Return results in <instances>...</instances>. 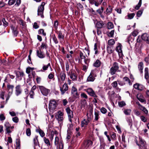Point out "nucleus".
<instances>
[{"label":"nucleus","instance_id":"1","mask_svg":"<svg viewBox=\"0 0 149 149\" xmlns=\"http://www.w3.org/2000/svg\"><path fill=\"white\" fill-rule=\"evenodd\" d=\"M119 68L118 63L116 62H114L110 70V73L111 75L115 74Z\"/></svg>","mask_w":149,"mask_h":149},{"label":"nucleus","instance_id":"2","mask_svg":"<svg viewBox=\"0 0 149 149\" xmlns=\"http://www.w3.org/2000/svg\"><path fill=\"white\" fill-rule=\"evenodd\" d=\"M45 4V2H43L38 7V15H40L42 18L44 17L43 12L44 9V6Z\"/></svg>","mask_w":149,"mask_h":149},{"label":"nucleus","instance_id":"3","mask_svg":"<svg viewBox=\"0 0 149 149\" xmlns=\"http://www.w3.org/2000/svg\"><path fill=\"white\" fill-rule=\"evenodd\" d=\"M38 87L41 93L44 95L47 96L50 91V90L45 88L43 86H39Z\"/></svg>","mask_w":149,"mask_h":149},{"label":"nucleus","instance_id":"4","mask_svg":"<svg viewBox=\"0 0 149 149\" xmlns=\"http://www.w3.org/2000/svg\"><path fill=\"white\" fill-rule=\"evenodd\" d=\"M68 74L70 76V78L73 81L76 80L77 78V76L76 72L73 71L72 70L68 73Z\"/></svg>","mask_w":149,"mask_h":149},{"label":"nucleus","instance_id":"5","mask_svg":"<svg viewBox=\"0 0 149 149\" xmlns=\"http://www.w3.org/2000/svg\"><path fill=\"white\" fill-rule=\"evenodd\" d=\"M56 107V104L54 100H50L49 106V108L50 110L55 109Z\"/></svg>","mask_w":149,"mask_h":149},{"label":"nucleus","instance_id":"6","mask_svg":"<svg viewBox=\"0 0 149 149\" xmlns=\"http://www.w3.org/2000/svg\"><path fill=\"white\" fill-rule=\"evenodd\" d=\"M93 144V142L90 140H88L87 141H85L83 145L82 146L81 148L82 149H84V148L87 149L90 145H92Z\"/></svg>","mask_w":149,"mask_h":149},{"label":"nucleus","instance_id":"7","mask_svg":"<svg viewBox=\"0 0 149 149\" xmlns=\"http://www.w3.org/2000/svg\"><path fill=\"white\" fill-rule=\"evenodd\" d=\"M68 84L65 83L62 86V87H60V89L61 91V94L63 95L65 93V92L68 90Z\"/></svg>","mask_w":149,"mask_h":149},{"label":"nucleus","instance_id":"8","mask_svg":"<svg viewBox=\"0 0 149 149\" xmlns=\"http://www.w3.org/2000/svg\"><path fill=\"white\" fill-rule=\"evenodd\" d=\"M95 75L92 72H91L89 76L88 77L87 81H93L95 79Z\"/></svg>","mask_w":149,"mask_h":149},{"label":"nucleus","instance_id":"9","mask_svg":"<svg viewBox=\"0 0 149 149\" xmlns=\"http://www.w3.org/2000/svg\"><path fill=\"white\" fill-rule=\"evenodd\" d=\"M15 94L17 96H18L22 93V91L20 85L17 86L15 88Z\"/></svg>","mask_w":149,"mask_h":149},{"label":"nucleus","instance_id":"10","mask_svg":"<svg viewBox=\"0 0 149 149\" xmlns=\"http://www.w3.org/2000/svg\"><path fill=\"white\" fill-rule=\"evenodd\" d=\"M122 47V45L119 44L116 47V50L118 52L119 56L121 55V56L123 55Z\"/></svg>","mask_w":149,"mask_h":149},{"label":"nucleus","instance_id":"11","mask_svg":"<svg viewBox=\"0 0 149 149\" xmlns=\"http://www.w3.org/2000/svg\"><path fill=\"white\" fill-rule=\"evenodd\" d=\"M96 26L98 29H100L102 27H105L106 25L103 23L102 21L98 22L96 23Z\"/></svg>","mask_w":149,"mask_h":149},{"label":"nucleus","instance_id":"12","mask_svg":"<svg viewBox=\"0 0 149 149\" xmlns=\"http://www.w3.org/2000/svg\"><path fill=\"white\" fill-rule=\"evenodd\" d=\"M87 92L91 96L94 97H97L94 92L91 88H89L87 89Z\"/></svg>","mask_w":149,"mask_h":149},{"label":"nucleus","instance_id":"13","mask_svg":"<svg viewBox=\"0 0 149 149\" xmlns=\"http://www.w3.org/2000/svg\"><path fill=\"white\" fill-rule=\"evenodd\" d=\"M145 78L147 80V83L149 84V80L148 79L149 78V73L148 69V68H146L145 69Z\"/></svg>","mask_w":149,"mask_h":149},{"label":"nucleus","instance_id":"14","mask_svg":"<svg viewBox=\"0 0 149 149\" xmlns=\"http://www.w3.org/2000/svg\"><path fill=\"white\" fill-rule=\"evenodd\" d=\"M36 53L37 56L40 58H43L45 56V54L42 52L41 50L40 52L38 50H37Z\"/></svg>","mask_w":149,"mask_h":149},{"label":"nucleus","instance_id":"15","mask_svg":"<svg viewBox=\"0 0 149 149\" xmlns=\"http://www.w3.org/2000/svg\"><path fill=\"white\" fill-rule=\"evenodd\" d=\"M66 112L68 114V117H73V112L72 111L70 108H67L66 109Z\"/></svg>","mask_w":149,"mask_h":149},{"label":"nucleus","instance_id":"16","mask_svg":"<svg viewBox=\"0 0 149 149\" xmlns=\"http://www.w3.org/2000/svg\"><path fill=\"white\" fill-rule=\"evenodd\" d=\"M143 64L142 62H140L138 64V68L141 74L143 72Z\"/></svg>","mask_w":149,"mask_h":149},{"label":"nucleus","instance_id":"17","mask_svg":"<svg viewBox=\"0 0 149 149\" xmlns=\"http://www.w3.org/2000/svg\"><path fill=\"white\" fill-rule=\"evenodd\" d=\"M5 127L6 128L7 133H10L11 132V131L9 129L10 128V125L8 123H5Z\"/></svg>","mask_w":149,"mask_h":149},{"label":"nucleus","instance_id":"18","mask_svg":"<svg viewBox=\"0 0 149 149\" xmlns=\"http://www.w3.org/2000/svg\"><path fill=\"white\" fill-rule=\"evenodd\" d=\"M60 77L62 81H64L66 77V74L65 72L62 71L61 72L60 74Z\"/></svg>","mask_w":149,"mask_h":149},{"label":"nucleus","instance_id":"19","mask_svg":"<svg viewBox=\"0 0 149 149\" xmlns=\"http://www.w3.org/2000/svg\"><path fill=\"white\" fill-rule=\"evenodd\" d=\"M11 28L12 29L13 32V33L14 36H16L18 33L17 31V28L12 26L11 27Z\"/></svg>","mask_w":149,"mask_h":149},{"label":"nucleus","instance_id":"20","mask_svg":"<svg viewBox=\"0 0 149 149\" xmlns=\"http://www.w3.org/2000/svg\"><path fill=\"white\" fill-rule=\"evenodd\" d=\"M149 36V35L147 33H144L142 35L141 38L143 40L146 41L148 38Z\"/></svg>","mask_w":149,"mask_h":149},{"label":"nucleus","instance_id":"21","mask_svg":"<svg viewBox=\"0 0 149 149\" xmlns=\"http://www.w3.org/2000/svg\"><path fill=\"white\" fill-rule=\"evenodd\" d=\"M38 136H36L33 138V142L35 146H36L39 144V142L38 139Z\"/></svg>","mask_w":149,"mask_h":149},{"label":"nucleus","instance_id":"22","mask_svg":"<svg viewBox=\"0 0 149 149\" xmlns=\"http://www.w3.org/2000/svg\"><path fill=\"white\" fill-rule=\"evenodd\" d=\"M100 63L101 62L98 59H97L93 64V65L95 67H98L100 66Z\"/></svg>","mask_w":149,"mask_h":149},{"label":"nucleus","instance_id":"23","mask_svg":"<svg viewBox=\"0 0 149 149\" xmlns=\"http://www.w3.org/2000/svg\"><path fill=\"white\" fill-rule=\"evenodd\" d=\"M112 8L110 6H109L107 8L106 11V14L108 15L110 14L112 12Z\"/></svg>","mask_w":149,"mask_h":149},{"label":"nucleus","instance_id":"24","mask_svg":"<svg viewBox=\"0 0 149 149\" xmlns=\"http://www.w3.org/2000/svg\"><path fill=\"white\" fill-rule=\"evenodd\" d=\"M139 142L140 144V146H145V143H146L145 141L143 140L141 138L139 137Z\"/></svg>","mask_w":149,"mask_h":149},{"label":"nucleus","instance_id":"25","mask_svg":"<svg viewBox=\"0 0 149 149\" xmlns=\"http://www.w3.org/2000/svg\"><path fill=\"white\" fill-rule=\"evenodd\" d=\"M140 86H141L139 85L137 83L134 84L133 86L136 89H138L140 91H142L143 90V88H142V89H140Z\"/></svg>","mask_w":149,"mask_h":149},{"label":"nucleus","instance_id":"26","mask_svg":"<svg viewBox=\"0 0 149 149\" xmlns=\"http://www.w3.org/2000/svg\"><path fill=\"white\" fill-rule=\"evenodd\" d=\"M140 109L142 111L146 114H148V111L146 108L143 106H141Z\"/></svg>","mask_w":149,"mask_h":149},{"label":"nucleus","instance_id":"27","mask_svg":"<svg viewBox=\"0 0 149 149\" xmlns=\"http://www.w3.org/2000/svg\"><path fill=\"white\" fill-rule=\"evenodd\" d=\"M89 122V120H86V119H84V120L81 122V126L84 127V125H87Z\"/></svg>","mask_w":149,"mask_h":149},{"label":"nucleus","instance_id":"28","mask_svg":"<svg viewBox=\"0 0 149 149\" xmlns=\"http://www.w3.org/2000/svg\"><path fill=\"white\" fill-rule=\"evenodd\" d=\"M7 88L8 91L10 90L11 92L12 93L14 88L13 85L10 84L8 85H7Z\"/></svg>","mask_w":149,"mask_h":149},{"label":"nucleus","instance_id":"29","mask_svg":"<svg viewBox=\"0 0 149 149\" xmlns=\"http://www.w3.org/2000/svg\"><path fill=\"white\" fill-rule=\"evenodd\" d=\"M99 111H96L95 112V120L97 121L98 120V118L99 117Z\"/></svg>","mask_w":149,"mask_h":149},{"label":"nucleus","instance_id":"30","mask_svg":"<svg viewBox=\"0 0 149 149\" xmlns=\"http://www.w3.org/2000/svg\"><path fill=\"white\" fill-rule=\"evenodd\" d=\"M107 25V27L108 29H111L114 27L113 24L111 22H108Z\"/></svg>","mask_w":149,"mask_h":149},{"label":"nucleus","instance_id":"31","mask_svg":"<svg viewBox=\"0 0 149 149\" xmlns=\"http://www.w3.org/2000/svg\"><path fill=\"white\" fill-rule=\"evenodd\" d=\"M44 141L45 143L47 146H50V143L49 140L48 139L46 138L45 137H44L43 138Z\"/></svg>","mask_w":149,"mask_h":149},{"label":"nucleus","instance_id":"32","mask_svg":"<svg viewBox=\"0 0 149 149\" xmlns=\"http://www.w3.org/2000/svg\"><path fill=\"white\" fill-rule=\"evenodd\" d=\"M112 49L113 48L109 47H107V52L109 54H110L113 52L114 50Z\"/></svg>","mask_w":149,"mask_h":149},{"label":"nucleus","instance_id":"33","mask_svg":"<svg viewBox=\"0 0 149 149\" xmlns=\"http://www.w3.org/2000/svg\"><path fill=\"white\" fill-rule=\"evenodd\" d=\"M118 104L120 107H122L126 105L125 102L123 101L119 102H118Z\"/></svg>","mask_w":149,"mask_h":149},{"label":"nucleus","instance_id":"34","mask_svg":"<svg viewBox=\"0 0 149 149\" xmlns=\"http://www.w3.org/2000/svg\"><path fill=\"white\" fill-rule=\"evenodd\" d=\"M123 79L125 81L128 82L130 85L132 84V83L131 82L130 80L127 77H124L123 78Z\"/></svg>","mask_w":149,"mask_h":149},{"label":"nucleus","instance_id":"35","mask_svg":"<svg viewBox=\"0 0 149 149\" xmlns=\"http://www.w3.org/2000/svg\"><path fill=\"white\" fill-rule=\"evenodd\" d=\"M58 38L59 39H63L64 38V35H63L61 32L60 31L58 34Z\"/></svg>","mask_w":149,"mask_h":149},{"label":"nucleus","instance_id":"36","mask_svg":"<svg viewBox=\"0 0 149 149\" xmlns=\"http://www.w3.org/2000/svg\"><path fill=\"white\" fill-rule=\"evenodd\" d=\"M52 40L54 41V42L56 44H57L58 43V40L56 38L55 34L52 36Z\"/></svg>","mask_w":149,"mask_h":149},{"label":"nucleus","instance_id":"37","mask_svg":"<svg viewBox=\"0 0 149 149\" xmlns=\"http://www.w3.org/2000/svg\"><path fill=\"white\" fill-rule=\"evenodd\" d=\"M36 132H38L40 136L42 137H43L45 135V134L44 133L43 131L40 129H39L38 131L36 130Z\"/></svg>","mask_w":149,"mask_h":149},{"label":"nucleus","instance_id":"38","mask_svg":"<svg viewBox=\"0 0 149 149\" xmlns=\"http://www.w3.org/2000/svg\"><path fill=\"white\" fill-rule=\"evenodd\" d=\"M104 8L103 7H101L100 9H99L97 10V12L100 15L102 14L103 12Z\"/></svg>","mask_w":149,"mask_h":149},{"label":"nucleus","instance_id":"39","mask_svg":"<svg viewBox=\"0 0 149 149\" xmlns=\"http://www.w3.org/2000/svg\"><path fill=\"white\" fill-rule=\"evenodd\" d=\"M103 0H96V3H95V6H98L102 2Z\"/></svg>","mask_w":149,"mask_h":149},{"label":"nucleus","instance_id":"40","mask_svg":"<svg viewBox=\"0 0 149 149\" xmlns=\"http://www.w3.org/2000/svg\"><path fill=\"white\" fill-rule=\"evenodd\" d=\"M131 112L130 109H125L124 110V112L125 114L126 115H129L130 114Z\"/></svg>","mask_w":149,"mask_h":149},{"label":"nucleus","instance_id":"41","mask_svg":"<svg viewBox=\"0 0 149 149\" xmlns=\"http://www.w3.org/2000/svg\"><path fill=\"white\" fill-rule=\"evenodd\" d=\"M50 66V64L49 63L47 65H44L42 67V69L44 70H47L49 67Z\"/></svg>","mask_w":149,"mask_h":149},{"label":"nucleus","instance_id":"42","mask_svg":"<svg viewBox=\"0 0 149 149\" xmlns=\"http://www.w3.org/2000/svg\"><path fill=\"white\" fill-rule=\"evenodd\" d=\"M39 34H42L45 36L46 35V34L44 32V29H40L39 31Z\"/></svg>","mask_w":149,"mask_h":149},{"label":"nucleus","instance_id":"43","mask_svg":"<svg viewBox=\"0 0 149 149\" xmlns=\"http://www.w3.org/2000/svg\"><path fill=\"white\" fill-rule=\"evenodd\" d=\"M26 134L27 136H29L31 134V131L30 128H27L26 130Z\"/></svg>","mask_w":149,"mask_h":149},{"label":"nucleus","instance_id":"44","mask_svg":"<svg viewBox=\"0 0 149 149\" xmlns=\"http://www.w3.org/2000/svg\"><path fill=\"white\" fill-rule=\"evenodd\" d=\"M56 118L59 121H61L63 120V118L62 116L56 115L55 116Z\"/></svg>","mask_w":149,"mask_h":149},{"label":"nucleus","instance_id":"45","mask_svg":"<svg viewBox=\"0 0 149 149\" xmlns=\"http://www.w3.org/2000/svg\"><path fill=\"white\" fill-rule=\"evenodd\" d=\"M115 43V41L113 39H111L109 40L108 44L109 45H112Z\"/></svg>","mask_w":149,"mask_h":149},{"label":"nucleus","instance_id":"46","mask_svg":"<svg viewBox=\"0 0 149 149\" xmlns=\"http://www.w3.org/2000/svg\"><path fill=\"white\" fill-rule=\"evenodd\" d=\"M143 10H140L138 11L136 15L138 17H140L142 13Z\"/></svg>","mask_w":149,"mask_h":149},{"label":"nucleus","instance_id":"47","mask_svg":"<svg viewBox=\"0 0 149 149\" xmlns=\"http://www.w3.org/2000/svg\"><path fill=\"white\" fill-rule=\"evenodd\" d=\"M59 138L58 137L56 136L55 138V141L54 142V144L56 146H57L59 143Z\"/></svg>","mask_w":149,"mask_h":149},{"label":"nucleus","instance_id":"48","mask_svg":"<svg viewBox=\"0 0 149 149\" xmlns=\"http://www.w3.org/2000/svg\"><path fill=\"white\" fill-rule=\"evenodd\" d=\"M134 15L135 14L134 13H132L128 14L127 16L130 19H132L133 18Z\"/></svg>","mask_w":149,"mask_h":149},{"label":"nucleus","instance_id":"49","mask_svg":"<svg viewBox=\"0 0 149 149\" xmlns=\"http://www.w3.org/2000/svg\"><path fill=\"white\" fill-rule=\"evenodd\" d=\"M2 21L3 23V25L5 26H6L8 25V23L7 22L5 19L3 18L2 19Z\"/></svg>","mask_w":149,"mask_h":149},{"label":"nucleus","instance_id":"50","mask_svg":"<svg viewBox=\"0 0 149 149\" xmlns=\"http://www.w3.org/2000/svg\"><path fill=\"white\" fill-rule=\"evenodd\" d=\"M16 0H9L8 4L9 5H11L15 3Z\"/></svg>","mask_w":149,"mask_h":149},{"label":"nucleus","instance_id":"51","mask_svg":"<svg viewBox=\"0 0 149 149\" xmlns=\"http://www.w3.org/2000/svg\"><path fill=\"white\" fill-rule=\"evenodd\" d=\"M77 6L78 8L81 10H82L83 9V6L80 3H79L77 4Z\"/></svg>","mask_w":149,"mask_h":149},{"label":"nucleus","instance_id":"52","mask_svg":"<svg viewBox=\"0 0 149 149\" xmlns=\"http://www.w3.org/2000/svg\"><path fill=\"white\" fill-rule=\"evenodd\" d=\"M140 118L141 120L144 122H145L147 121V119L143 116H140Z\"/></svg>","mask_w":149,"mask_h":149},{"label":"nucleus","instance_id":"53","mask_svg":"<svg viewBox=\"0 0 149 149\" xmlns=\"http://www.w3.org/2000/svg\"><path fill=\"white\" fill-rule=\"evenodd\" d=\"M29 95H30V96L31 98H33V96L34 95V91H31L29 93Z\"/></svg>","mask_w":149,"mask_h":149},{"label":"nucleus","instance_id":"54","mask_svg":"<svg viewBox=\"0 0 149 149\" xmlns=\"http://www.w3.org/2000/svg\"><path fill=\"white\" fill-rule=\"evenodd\" d=\"M101 112L103 113H105L107 111V109L104 107H102L100 109Z\"/></svg>","mask_w":149,"mask_h":149},{"label":"nucleus","instance_id":"55","mask_svg":"<svg viewBox=\"0 0 149 149\" xmlns=\"http://www.w3.org/2000/svg\"><path fill=\"white\" fill-rule=\"evenodd\" d=\"M41 78L40 77L38 76L36 78V82L38 84H39L41 82Z\"/></svg>","mask_w":149,"mask_h":149},{"label":"nucleus","instance_id":"56","mask_svg":"<svg viewBox=\"0 0 149 149\" xmlns=\"http://www.w3.org/2000/svg\"><path fill=\"white\" fill-rule=\"evenodd\" d=\"M114 30H112L108 34V36H110L111 37H113V36L114 35Z\"/></svg>","mask_w":149,"mask_h":149},{"label":"nucleus","instance_id":"57","mask_svg":"<svg viewBox=\"0 0 149 149\" xmlns=\"http://www.w3.org/2000/svg\"><path fill=\"white\" fill-rule=\"evenodd\" d=\"M97 44L96 43H95L94 45V50H95V54H97L98 53V51H97Z\"/></svg>","mask_w":149,"mask_h":149},{"label":"nucleus","instance_id":"58","mask_svg":"<svg viewBox=\"0 0 149 149\" xmlns=\"http://www.w3.org/2000/svg\"><path fill=\"white\" fill-rule=\"evenodd\" d=\"M111 85L113 87L115 88L117 86L118 83L116 81H115L111 84Z\"/></svg>","mask_w":149,"mask_h":149},{"label":"nucleus","instance_id":"59","mask_svg":"<svg viewBox=\"0 0 149 149\" xmlns=\"http://www.w3.org/2000/svg\"><path fill=\"white\" fill-rule=\"evenodd\" d=\"M12 119L13 121L15 123H17L19 121V119L17 117L13 118Z\"/></svg>","mask_w":149,"mask_h":149},{"label":"nucleus","instance_id":"60","mask_svg":"<svg viewBox=\"0 0 149 149\" xmlns=\"http://www.w3.org/2000/svg\"><path fill=\"white\" fill-rule=\"evenodd\" d=\"M40 47L41 49L44 48L46 49L47 47V45L44 43H42Z\"/></svg>","mask_w":149,"mask_h":149},{"label":"nucleus","instance_id":"61","mask_svg":"<svg viewBox=\"0 0 149 149\" xmlns=\"http://www.w3.org/2000/svg\"><path fill=\"white\" fill-rule=\"evenodd\" d=\"M80 56L81 59H85L86 58L85 56L83 55V53L81 52L80 53Z\"/></svg>","mask_w":149,"mask_h":149},{"label":"nucleus","instance_id":"62","mask_svg":"<svg viewBox=\"0 0 149 149\" xmlns=\"http://www.w3.org/2000/svg\"><path fill=\"white\" fill-rule=\"evenodd\" d=\"M5 119V117L4 116L3 114H1L0 115V119L1 120H3Z\"/></svg>","mask_w":149,"mask_h":149},{"label":"nucleus","instance_id":"63","mask_svg":"<svg viewBox=\"0 0 149 149\" xmlns=\"http://www.w3.org/2000/svg\"><path fill=\"white\" fill-rule=\"evenodd\" d=\"M137 98L141 102H145V103L146 102V100L143 99H142L141 97H138V96H137Z\"/></svg>","mask_w":149,"mask_h":149},{"label":"nucleus","instance_id":"64","mask_svg":"<svg viewBox=\"0 0 149 149\" xmlns=\"http://www.w3.org/2000/svg\"><path fill=\"white\" fill-rule=\"evenodd\" d=\"M132 35L134 37L136 36L138 34V32L137 31H134L132 33Z\"/></svg>","mask_w":149,"mask_h":149}]
</instances>
